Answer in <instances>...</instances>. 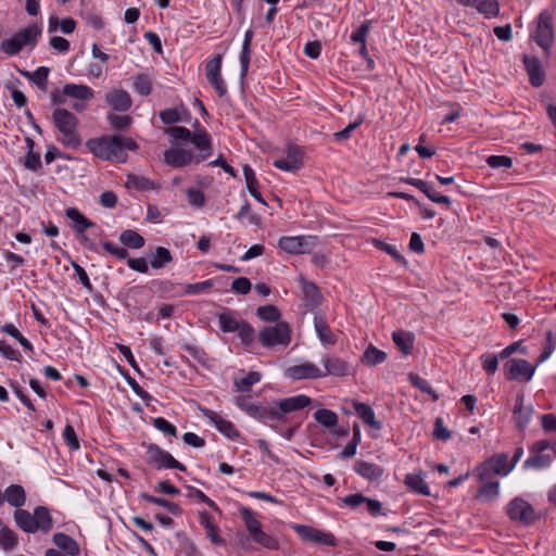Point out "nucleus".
I'll return each mask as SVG.
<instances>
[{
  "mask_svg": "<svg viewBox=\"0 0 556 556\" xmlns=\"http://www.w3.org/2000/svg\"><path fill=\"white\" fill-rule=\"evenodd\" d=\"M479 482L481 485L476 494L477 500L494 501L498 496V481H493L492 478H488L486 480H479Z\"/></svg>",
  "mask_w": 556,
  "mask_h": 556,
  "instance_id": "nucleus-25",
  "label": "nucleus"
},
{
  "mask_svg": "<svg viewBox=\"0 0 556 556\" xmlns=\"http://www.w3.org/2000/svg\"><path fill=\"white\" fill-rule=\"evenodd\" d=\"M311 404V399L306 395H296L280 401L277 405L280 412V419L283 414L302 409Z\"/></svg>",
  "mask_w": 556,
  "mask_h": 556,
  "instance_id": "nucleus-22",
  "label": "nucleus"
},
{
  "mask_svg": "<svg viewBox=\"0 0 556 556\" xmlns=\"http://www.w3.org/2000/svg\"><path fill=\"white\" fill-rule=\"evenodd\" d=\"M261 380L257 371H250L244 378L236 379L235 387L238 392H249L251 387Z\"/></svg>",
  "mask_w": 556,
  "mask_h": 556,
  "instance_id": "nucleus-49",
  "label": "nucleus"
},
{
  "mask_svg": "<svg viewBox=\"0 0 556 556\" xmlns=\"http://www.w3.org/2000/svg\"><path fill=\"white\" fill-rule=\"evenodd\" d=\"M498 358H500V355L498 356L492 355V354H483V355H481L480 359H481L482 368L489 375H493L497 370Z\"/></svg>",
  "mask_w": 556,
  "mask_h": 556,
  "instance_id": "nucleus-57",
  "label": "nucleus"
},
{
  "mask_svg": "<svg viewBox=\"0 0 556 556\" xmlns=\"http://www.w3.org/2000/svg\"><path fill=\"white\" fill-rule=\"evenodd\" d=\"M86 146L97 157L117 163L126 162L127 151L137 149L134 139L122 135L91 138Z\"/></svg>",
  "mask_w": 556,
  "mask_h": 556,
  "instance_id": "nucleus-1",
  "label": "nucleus"
},
{
  "mask_svg": "<svg viewBox=\"0 0 556 556\" xmlns=\"http://www.w3.org/2000/svg\"><path fill=\"white\" fill-rule=\"evenodd\" d=\"M106 102L114 110L118 112H126L131 105L129 94L122 89H114L106 93Z\"/></svg>",
  "mask_w": 556,
  "mask_h": 556,
  "instance_id": "nucleus-20",
  "label": "nucleus"
},
{
  "mask_svg": "<svg viewBox=\"0 0 556 556\" xmlns=\"http://www.w3.org/2000/svg\"><path fill=\"white\" fill-rule=\"evenodd\" d=\"M507 514L510 519L525 526L535 522L540 518L534 508L525 500L514 498L507 506Z\"/></svg>",
  "mask_w": 556,
  "mask_h": 556,
  "instance_id": "nucleus-6",
  "label": "nucleus"
},
{
  "mask_svg": "<svg viewBox=\"0 0 556 556\" xmlns=\"http://www.w3.org/2000/svg\"><path fill=\"white\" fill-rule=\"evenodd\" d=\"M134 88L141 96H148L152 91L151 79L147 75H138L135 77Z\"/></svg>",
  "mask_w": 556,
  "mask_h": 556,
  "instance_id": "nucleus-53",
  "label": "nucleus"
},
{
  "mask_svg": "<svg viewBox=\"0 0 556 556\" xmlns=\"http://www.w3.org/2000/svg\"><path fill=\"white\" fill-rule=\"evenodd\" d=\"M166 132L169 134L175 141L181 140L191 142L194 137V132H191L188 128L181 126L169 127Z\"/></svg>",
  "mask_w": 556,
  "mask_h": 556,
  "instance_id": "nucleus-55",
  "label": "nucleus"
},
{
  "mask_svg": "<svg viewBox=\"0 0 556 556\" xmlns=\"http://www.w3.org/2000/svg\"><path fill=\"white\" fill-rule=\"evenodd\" d=\"M287 375L294 379H314L324 377V372L312 363H303L288 368Z\"/></svg>",
  "mask_w": 556,
  "mask_h": 556,
  "instance_id": "nucleus-17",
  "label": "nucleus"
},
{
  "mask_svg": "<svg viewBox=\"0 0 556 556\" xmlns=\"http://www.w3.org/2000/svg\"><path fill=\"white\" fill-rule=\"evenodd\" d=\"M149 459L161 468H173L180 471H186V466L175 459L168 452L160 448L157 445H149L147 450Z\"/></svg>",
  "mask_w": 556,
  "mask_h": 556,
  "instance_id": "nucleus-12",
  "label": "nucleus"
},
{
  "mask_svg": "<svg viewBox=\"0 0 556 556\" xmlns=\"http://www.w3.org/2000/svg\"><path fill=\"white\" fill-rule=\"evenodd\" d=\"M555 349H556V338L552 331H547L546 332V344H545L542 355L540 356L539 363H542L545 359H547L552 355V353L554 352Z\"/></svg>",
  "mask_w": 556,
  "mask_h": 556,
  "instance_id": "nucleus-64",
  "label": "nucleus"
},
{
  "mask_svg": "<svg viewBox=\"0 0 556 556\" xmlns=\"http://www.w3.org/2000/svg\"><path fill=\"white\" fill-rule=\"evenodd\" d=\"M52 121L59 131L58 140L68 149H78L81 139L78 134L79 121L77 116L65 109L58 108L52 113Z\"/></svg>",
  "mask_w": 556,
  "mask_h": 556,
  "instance_id": "nucleus-2",
  "label": "nucleus"
},
{
  "mask_svg": "<svg viewBox=\"0 0 556 556\" xmlns=\"http://www.w3.org/2000/svg\"><path fill=\"white\" fill-rule=\"evenodd\" d=\"M354 408L365 424L377 430L381 428L380 422L376 420L372 408L368 404L355 402Z\"/></svg>",
  "mask_w": 556,
  "mask_h": 556,
  "instance_id": "nucleus-32",
  "label": "nucleus"
},
{
  "mask_svg": "<svg viewBox=\"0 0 556 556\" xmlns=\"http://www.w3.org/2000/svg\"><path fill=\"white\" fill-rule=\"evenodd\" d=\"M536 366L522 358H511L504 365L506 378L516 381H530L535 372Z\"/></svg>",
  "mask_w": 556,
  "mask_h": 556,
  "instance_id": "nucleus-9",
  "label": "nucleus"
},
{
  "mask_svg": "<svg viewBox=\"0 0 556 556\" xmlns=\"http://www.w3.org/2000/svg\"><path fill=\"white\" fill-rule=\"evenodd\" d=\"M40 34L41 27L38 24L33 23L14 34L12 37L2 40L0 49L9 56L16 55L24 48L35 46Z\"/></svg>",
  "mask_w": 556,
  "mask_h": 556,
  "instance_id": "nucleus-3",
  "label": "nucleus"
},
{
  "mask_svg": "<svg viewBox=\"0 0 556 556\" xmlns=\"http://www.w3.org/2000/svg\"><path fill=\"white\" fill-rule=\"evenodd\" d=\"M274 166L283 172H295L303 166V151L298 146H289L287 156L274 161Z\"/></svg>",
  "mask_w": 556,
  "mask_h": 556,
  "instance_id": "nucleus-13",
  "label": "nucleus"
},
{
  "mask_svg": "<svg viewBox=\"0 0 556 556\" xmlns=\"http://www.w3.org/2000/svg\"><path fill=\"white\" fill-rule=\"evenodd\" d=\"M486 163L492 168H509L513 165L511 159L505 155H491L488 157Z\"/></svg>",
  "mask_w": 556,
  "mask_h": 556,
  "instance_id": "nucleus-59",
  "label": "nucleus"
},
{
  "mask_svg": "<svg viewBox=\"0 0 556 556\" xmlns=\"http://www.w3.org/2000/svg\"><path fill=\"white\" fill-rule=\"evenodd\" d=\"M27 78H29L35 85H37L42 90L47 87L48 76H49V68L45 66L38 67L33 73H25L24 74Z\"/></svg>",
  "mask_w": 556,
  "mask_h": 556,
  "instance_id": "nucleus-51",
  "label": "nucleus"
},
{
  "mask_svg": "<svg viewBox=\"0 0 556 556\" xmlns=\"http://www.w3.org/2000/svg\"><path fill=\"white\" fill-rule=\"evenodd\" d=\"M326 371V375H332L337 377H344L351 374V366L344 359L339 357H326L323 361Z\"/></svg>",
  "mask_w": 556,
  "mask_h": 556,
  "instance_id": "nucleus-21",
  "label": "nucleus"
},
{
  "mask_svg": "<svg viewBox=\"0 0 556 556\" xmlns=\"http://www.w3.org/2000/svg\"><path fill=\"white\" fill-rule=\"evenodd\" d=\"M200 412L205 418H207L216 429L229 439L239 438V432L235 428L233 424L229 420L224 419L216 412H213L206 407L199 406Z\"/></svg>",
  "mask_w": 556,
  "mask_h": 556,
  "instance_id": "nucleus-14",
  "label": "nucleus"
},
{
  "mask_svg": "<svg viewBox=\"0 0 556 556\" xmlns=\"http://www.w3.org/2000/svg\"><path fill=\"white\" fill-rule=\"evenodd\" d=\"M258 342L266 349L287 346L291 341L290 326L280 321L273 326L263 327L257 334Z\"/></svg>",
  "mask_w": 556,
  "mask_h": 556,
  "instance_id": "nucleus-4",
  "label": "nucleus"
},
{
  "mask_svg": "<svg viewBox=\"0 0 556 556\" xmlns=\"http://www.w3.org/2000/svg\"><path fill=\"white\" fill-rule=\"evenodd\" d=\"M141 497L143 500H146L147 502H150V503H153L155 505L166 508L173 515H179L181 513V509L178 504L169 502L165 498L155 497V496L149 495L147 493H142Z\"/></svg>",
  "mask_w": 556,
  "mask_h": 556,
  "instance_id": "nucleus-50",
  "label": "nucleus"
},
{
  "mask_svg": "<svg viewBox=\"0 0 556 556\" xmlns=\"http://www.w3.org/2000/svg\"><path fill=\"white\" fill-rule=\"evenodd\" d=\"M253 541L257 544L262 545L265 548L268 549H278L279 543L277 539L269 535L268 533L264 532L263 530L258 531L252 536Z\"/></svg>",
  "mask_w": 556,
  "mask_h": 556,
  "instance_id": "nucleus-52",
  "label": "nucleus"
},
{
  "mask_svg": "<svg viewBox=\"0 0 556 556\" xmlns=\"http://www.w3.org/2000/svg\"><path fill=\"white\" fill-rule=\"evenodd\" d=\"M514 414L516 416V421H517L518 427L519 428L526 427V425L530 420V417L532 414V408L523 406V394H518Z\"/></svg>",
  "mask_w": 556,
  "mask_h": 556,
  "instance_id": "nucleus-36",
  "label": "nucleus"
},
{
  "mask_svg": "<svg viewBox=\"0 0 556 556\" xmlns=\"http://www.w3.org/2000/svg\"><path fill=\"white\" fill-rule=\"evenodd\" d=\"M370 21H365L357 29L351 34V40L355 43H366L367 36L370 30Z\"/></svg>",
  "mask_w": 556,
  "mask_h": 556,
  "instance_id": "nucleus-56",
  "label": "nucleus"
},
{
  "mask_svg": "<svg viewBox=\"0 0 556 556\" xmlns=\"http://www.w3.org/2000/svg\"><path fill=\"white\" fill-rule=\"evenodd\" d=\"M530 452L532 455L525 462V467L541 469L551 465L552 457L548 454H544L545 451H534L532 445Z\"/></svg>",
  "mask_w": 556,
  "mask_h": 556,
  "instance_id": "nucleus-35",
  "label": "nucleus"
},
{
  "mask_svg": "<svg viewBox=\"0 0 556 556\" xmlns=\"http://www.w3.org/2000/svg\"><path fill=\"white\" fill-rule=\"evenodd\" d=\"M317 243L314 236H291L281 237L278 247L289 254L309 253Z\"/></svg>",
  "mask_w": 556,
  "mask_h": 556,
  "instance_id": "nucleus-7",
  "label": "nucleus"
},
{
  "mask_svg": "<svg viewBox=\"0 0 556 556\" xmlns=\"http://www.w3.org/2000/svg\"><path fill=\"white\" fill-rule=\"evenodd\" d=\"M314 326H315V330L323 343L329 344V345H332L336 343V341H337L336 336L332 333L326 319L323 316H315Z\"/></svg>",
  "mask_w": 556,
  "mask_h": 556,
  "instance_id": "nucleus-31",
  "label": "nucleus"
},
{
  "mask_svg": "<svg viewBox=\"0 0 556 556\" xmlns=\"http://www.w3.org/2000/svg\"><path fill=\"white\" fill-rule=\"evenodd\" d=\"M256 314L262 320L269 321V323H276V324L280 323L279 319H280L281 314L275 305L267 304L264 306H260L256 309Z\"/></svg>",
  "mask_w": 556,
  "mask_h": 556,
  "instance_id": "nucleus-48",
  "label": "nucleus"
},
{
  "mask_svg": "<svg viewBox=\"0 0 556 556\" xmlns=\"http://www.w3.org/2000/svg\"><path fill=\"white\" fill-rule=\"evenodd\" d=\"M387 359V354L374 346L372 344H369L368 348L365 350L361 361L363 364L367 366H375L377 364H381Z\"/></svg>",
  "mask_w": 556,
  "mask_h": 556,
  "instance_id": "nucleus-37",
  "label": "nucleus"
},
{
  "mask_svg": "<svg viewBox=\"0 0 556 556\" xmlns=\"http://www.w3.org/2000/svg\"><path fill=\"white\" fill-rule=\"evenodd\" d=\"M240 514L251 536L262 530L261 522L254 517L251 509L241 507Z\"/></svg>",
  "mask_w": 556,
  "mask_h": 556,
  "instance_id": "nucleus-46",
  "label": "nucleus"
},
{
  "mask_svg": "<svg viewBox=\"0 0 556 556\" xmlns=\"http://www.w3.org/2000/svg\"><path fill=\"white\" fill-rule=\"evenodd\" d=\"M355 470L358 475L371 481L378 480L383 473V469L378 465L363 460L355 463Z\"/></svg>",
  "mask_w": 556,
  "mask_h": 556,
  "instance_id": "nucleus-29",
  "label": "nucleus"
},
{
  "mask_svg": "<svg viewBox=\"0 0 556 556\" xmlns=\"http://www.w3.org/2000/svg\"><path fill=\"white\" fill-rule=\"evenodd\" d=\"M514 469V464H509V457L505 453L495 454L488 458L476 469L478 480H486L494 476H507Z\"/></svg>",
  "mask_w": 556,
  "mask_h": 556,
  "instance_id": "nucleus-5",
  "label": "nucleus"
},
{
  "mask_svg": "<svg viewBox=\"0 0 556 556\" xmlns=\"http://www.w3.org/2000/svg\"><path fill=\"white\" fill-rule=\"evenodd\" d=\"M14 518L18 527L23 529L25 532H35L34 514L31 515L26 510L17 509L14 513Z\"/></svg>",
  "mask_w": 556,
  "mask_h": 556,
  "instance_id": "nucleus-43",
  "label": "nucleus"
},
{
  "mask_svg": "<svg viewBox=\"0 0 556 556\" xmlns=\"http://www.w3.org/2000/svg\"><path fill=\"white\" fill-rule=\"evenodd\" d=\"M407 488L421 495H430V490L421 473H408L405 477Z\"/></svg>",
  "mask_w": 556,
  "mask_h": 556,
  "instance_id": "nucleus-33",
  "label": "nucleus"
},
{
  "mask_svg": "<svg viewBox=\"0 0 556 556\" xmlns=\"http://www.w3.org/2000/svg\"><path fill=\"white\" fill-rule=\"evenodd\" d=\"M299 281L304 294L305 305L311 308L318 306L323 302V295L319 288L314 282L306 280L302 276Z\"/></svg>",
  "mask_w": 556,
  "mask_h": 556,
  "instance_id": "nucleus-18",
  "label": "nucleus"
},
{
  "mask_svg": "<svg viewBox=\"0 0 556 556\" xmlns=\"http://www.w3.org/2000/svg\"><path fill=\"white\" fill-rule=\"evenodd\" d=\"M219 327L224 332H235L239 326L243 323L242 319L238 318L237 314L229 311L224 309L218 315Z\"/></svg>",
  "mask_w": 556,
  "mask_h": 556,
  "instance_id": "nucleus-27",
  "label": "nucleus"
},
{
  "mask_svg": "<svg viewBox=\"0 0 556 556\" xmlns=\"http://www.w3.org/2000/svg\"><path fill=\"white\" fill-rule=\"evenodd\" d=\"M17 544L16 534L0 521V546L10 551Z\"/></svg>",
  "mask_w": 556,
  "mask_h": 556,
  "instance_id": "nucleus-45",
  "label": "nucleus"
},
{
  "mask_svg": "<svg viewBox=\"0 0 556 556\" xmlns=\"http://www.w3.org/2000/svg\"><path fill=\"white\" fill-rule=\"evenodd\" d=\"M523 63L531 85L534 87L542 86L545 80V74L540 60L534 56H525Z\"/></svg>",
  "mask_w": 556,
  "mask_h": 556,
  "instance_id": "nucleus-19",
  "label": "nucleus"
},
{
  "mask_svg": "<svg viewBox=\"0 0 556 556\" xmlns=\"http://www.w3.org/2000/svg\"><path fill=\"white\" fill-rule=\"evenodd\" d=\"M433 437L438 440L447 441L451 439V431L444 426L443 419L438 417L434 422Z\"/></svg>",
  "mask_w": 556,
  "mask_h": 556,
  "instance_id": "nucleus-58",
  "label": "nucleus"
},
{
  "mask_svg": "<svg viewBox=\"0 0 556 556\" xmlns=\"http://www.w3.org/2000/svg\"><path fill=\"white\" fill-rule=\"evenodd\" d=\"M408 380L412 382L414 387L418 388L421 392L429 394L433 401L439 400V394L431 388V386L426 379L421 378L417 374L410 372L408 375Z\"/></svg>",
  "mask_w": 556,
  "mask_h": 556,
  "instance_id": "nucleus-47",
  "label": "nucleus"
},
{
  "mask_svg": "<svg viewBox=\"0 0 556 556\" xmlns=\"http://www.w3.org/2000/svg\"><path fill=\"white\" fill-rule=\"evenodd\" d=\"M247 413L263 422L280 420V412L277 406H249Z\"/></svg>",
  "mask_w": 556,
  "mask_h": 556,
  "instance_id": "nucleus-23",
  "label": "nucleus"
},
{
  "mask_svg": "<svg viewBox=\"0 0 556 556\" xmlns=\"http://www.w3.org/2000/svg\"><path fill=\"white\" fill-rule=\"evenodd\" d=\"M475 9L484 15L486 18H492L498 15L500 4L496 0H477Z\"/></svg>",
  "mask_w": 556,
  "mask_h": 556,
  "instance_id": "nucleus-41",
  "label": "nucleus"
},
{
  "mask_svg": "<svg viewBox=\"0 0 556 556\" xmlns=\"http://www.w3.org/2000/svg\"><path fill=\"white\" fill-rule=\"evenodd\" d=\"M53 543L68 556H78L80 548L78 543L65 533H55L53 535Z\"/></svg>",
  "mask_w": 556,
  "mask_h": 556,
  "instance_id": "nucleus-24",
  "label": "nucleus"
},
{
  "mask_svg": "<svg viewBox=\"0 0 556 556\" xmlns=\"http://www.w3.org/2000/svg\"><path fill=\"white\" fill-rule=\"evenodd\" d=\"M533 39L543 50L547 51L551 49L554 42V28L553 18L548 12L543 11L540 13Z\"/></svg>",
  "mask_w": 556,
  "mask_h": 556,
  "instance_id": "nucleus-8",
  "label": "nucleus"
},
{
  "mask_svg": "<svg viewBox=\"0 0 556 556\" xmlns=\"http://www.w3.org/2000/svg\"><path fill=\"white\" fill-rule=\"evenodd\" d=\"M35 532H48L52 528V519L50 513L45 507H37L34 511Z\"/></svg>",
  "mask_w": 556,
  "mask_h": 556,
  "instance_id": "nucleus-34",
  "label": "nucleus"
},
{
  "mask_svg": "<svg viewBox=\"0 0 556 556\" xmlns=\"http://www.w3.org/2000/svg\"><path fill=\"white\" fill-rule=\"evenodd\" d=\"M393 341L396 346L405 354L408 355L413 350L414 336L406 331L393 332Z\"/></svg>",
  "mask_w": 556,
  "mask_h": 556,
  "instance_id": "nucleus-39",
  "label": "nucleus"
},
{
  "mask_svg": "<svg viewBox=\"0 0 556 556\" xmlns=\"http://www.w3.org/2000/svg\"><path fill=\"white\" fill-rule=\"evenodd\" d=\"M314 419L325 428H333L338 424V416L333 410L327 408L317 409L314 413Z\"/></svg>",
  "mask_w": 556,
  "mask_h": 556,
  "instance_id": "nucleus-40",
  "label": "nucleus"
},
{
  "mask_svg": "<svg viewBox=\"0 0 556 556\" xmlns=\"http://www.w3.org/2000/svg\"><path fill=\"white\" fill-rule=\"evenodd\" d=\"M7 501L13 507H21L25 504L26 495L22 485L12 484L8 486L3 494V501Z\"/></svg>",
  "mask_w": 556,
  "mask_h": 556,
  "instance_id": "nucleus-28",
  "label": "nucleus"
},
{
  "mask_svg": "<svg viewBox=\"0 0 556 556\" xmlns=\"http://www.w3.org/2000/svg\"><path fill=\"white\" fill-rule=\"evenodd\" d=\"M63 93L67 97L79 100H89L93 97V90L90 87L81 84L64 85Z\"/></svg>",
  "mask_w": 556,
  "mask_h": 556,
  "instance_id": "nucleus-30",
  "label": "nucleus"
},
{
  "mask_svg": "<svg viewBox=\"0 0 556 556\" xmlns=\"http://www.w3.org/2000/svg\"><path fill=\"white\" fill-rule=\"evenodd\" d=\"M213 287L212 280H205L197 283H189L185 287V294H199L210 290Z\"/></svg>",
  "mask_w": 556,
  "mask_h": 556,
  "instance_id": "nucleus-60",
  "label": "nucleus"
},
{
  "mask_svg": "<svg viewBox=\"0 0 556 556\" xmlns=\"http://www.w3.org/2000/svg\"><path fill=\"white\" fill-rule=\"evenodd\" d=\"M188 116V112L184 106L170 108L161 111L160 118L164 124H175Z\"/></svg>",
  "mask_w": 556,
  "mask_h": 556,
  "instance_id": "nucleus-38",
  "label": "nucleus"
},
{
  "mask_svg": "<svg viewBox=\"0 0 556 556\" xmlns=\"http://www.w3.org/2000/svg\"><path fill=\"white\" fill-rule=\"evenodd\" d=\"M251 288L252 285L245 277L236 278L231 283V290L238 294H248Z\"/></svg>",
  "mask_w": 556,
  "mask_h": 556,
  "instance_id": "nucleus-61",
  "label": "nucleus"
},
{
  "mask_svg": "<svg viewBox=\"0 0 556 556\" xmlns=\"http://www.w3.org/2000/svg\"><path fill=\"white\" fill-rule=\"evenodd\" d=\"M153 425L154 427L168 434V435H173V437H177V429L174 425H172L169 421H167L165 418L163 417H157L153 420Z\"/></svg>",
  "mask_w": 556,
  "mask_h": 556,
  "instance_id": "nucleus-62",
  "label": "nucleus"
},
{
  "mask_svg": "<svg viewBox=\"0 0 556 556\" xmlns=\"http://www.w3.org/2000/svg\"><path fill=\"white\" fill-rule=\"evenodd\" d=\"M236 332H238L241 342L245 345H251L255 340L254 329L244 320L236 330Z\"/></svg>",
  "mask_w": 556,
  "mask_h": 556,
  "instance_id": "nucleus-54",
  "label": "nucleus"
},
{
  "mask_svg": "<svg viewBox=\"0 0 556 556\" xmlns=\"http://www.w3.org/2000/svg\"><path fill=\"white\" fill-rule=\"evenodd\" d=\"M172 261L173 257L169 250L163 247H159L151 257L150 264L154 269H160L169 264Z\"/></svg>",
  "mask_w": 556,
  "mask_h": 556,
  "instance_id": "nucleus-44",
  "label": "nucleus"
},
{
  "mask_svg": "<svg viewBox=\"0 0 556 556\" xmlns=\"http://www.w3.org/2000/svg\"><path fill=\"white\" fill-rule=\"evenodd\" d=\"M66 216L71 220L72 228L76 231L77 236L83 238L85 231L93 227V223L85 217L80 211H66Z\"/></svg>",
  "mask_w": 556,
  "mask_h": 556,
  "instance_id": "nucleus-26",
  "label": "nucleus"
},
{
  "mask_svg": "<svg viewBox=\"0 0 556 556\" xmlns=\"http://www.w3.org/2000/svg\"><path fill=\"white\" fill-rule=\"evenodd\" d=\"M165 162L174 167H182L195 163V155L180 146H175L164 154Z\"/></svg>",
  "mask_w": 556,
  "mask_h": 556,
  "instance_id": "nucleus-15",
  "label": "nucleus"
},
{
  "mask_svg": "<svg viewBox=\"0 0 556 556\" xmlns=\"http://www.w3.org/2000/svg\"><path fill=\"white\" fill-rule=\"evenodd\" d=\"M251 60V48L242 47L241 53L239 56L240 62V77L243 79L249 71Z\"/></svg>",
  "mask_w": 556,
  "mask_h": 556,
  "instance_id": "nucleus-63",
  "label": "nucleus"
},
{
  "mask_svg": "<svg viewBox=\"0 0 556 556\" xmlns=\"http://www.w3.org/2000/svg\"><path fill=\"white\" fill-rule=\"evenodd\" d=\"M223 55L217 54L205 64V76L216 92L223 97L227 92L226 85L220 74Z\"/></svg>",
  "mask_w": 556,
  "mask_h": 556,
  "instance_id": "nucleus-10",
  "label": "nucleus"
},
{
  "mask_svg": "<svg viewBox=\"0 0 556 556\" xmlns=\"http://www.w3.org/2000/svg\"><path fill=\"white\" fill-rule=\"evenodd\" d=\"M292 529L305 541L326 546H336L337 544L334 536L329 532H324L304 525H293Z\"/></svg>",
  "mask_w": 556,
  "mask_h": 556,
  "instance_id": "nucleus-11",
  "label": "nucleus"
},
{
  "mask_svg": "<svg viewBox=\"0 0 556 556\" xmlns=\"http://www.w3.org/2000/svg\"><path fill=\"white\" fill-rule=\"evenodd\" d=\"M191 143L197 148L198 155H195V163L206 160L212 155L213 149L211 143V137L204 129H197Z\"/></svg>",
  "mask_w": 556,
  "mask_h": 556,
  "instance_id": "nucleus-16",
  "label": "nucleus"
},
{
  "mask_svg": "<svg viewBox=\"0 0 556 556\" xmlns=\"http://www.w3.org/2000/svg\"><path fill=\"white\" fill-rule=\"evenodd\" d=\"M121 242L131 249H140L144 245V239L135 230H124L119 236Z\"/></svg>",
  "mask_w": 556,
  "mask_h": 556,
  "instance_id": "nucleus-42",
  "label": "nucleus"
}]
</instances>
